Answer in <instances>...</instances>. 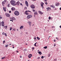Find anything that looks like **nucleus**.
Segmentation results:
<instances>
[{"instance_id": "45", "label": "nucleus", "mask_w": 61, "mask_h": 61, "mask_svg": "<svg viewBox=\"0 0 61 61\" xmlns=\"http://www.w3.org/2000/svg\"><path fill=\"white\" fill-rule=\"evenodd\" d=\"M37 59H40V57H38Z\"/></svg>"}, {"instance_id": "38", "label": "nucleus", "mask_w": 61, "mask_h": 61, "mask_svg": "<svg viewBox=\"0 0 61 61\" xmlns=\"http://www.w3.org/2000/svg\"><path fill=\"white\" fill-rule=\"evenodd\" d=\"M56 59H55L54 60V61H56Z\"/></svg>"}, {"instance_id": "60", "label": "nucleus", "mask_w": 61, "mask_h": 61, "mask_svg": "<svg viewBox=\"0 0 61 61\" xmlns=\"http://www.w3.org/2000/svg\"><path fill=\"white\" fill-rule=\"evenodd\" d=\"M45 4L46 5H47V3L46 2Z\"/></svg>"}, {"instance_id": "62", "label": "nucleus", "mask_w": 61, "mask_h": 61, "mask_svg": "<svg viewBox=\"0 0 61 61\" xmlns=\"http://www.w3.org/2000/svg\"><path fill=\"white\" fill-rule=\"evenodd\" d=\"M60 28H61V25L60 26Z\"/></svg>"}, {"instance_id": "36", "label": "nucleus", "mask_w": 61, "mask_h": 61, "mask_svg": "<svg viewBox=\"0 0 61 61\" xmlns=\"http://www.w3.org/2000/svg\"><path fill=\"white\" fill-rule=\"evenodd\" d=\"M2 26H5V25H4V24H2Z\"/></svg>"}, {"instance_id": "6", "label": "nucleus", "mask_w": 61, "mask_h": 61, "mask_svg": "<svg viewBox=\"0 0 61 61\" xmlns=\"http://www.w3.org/2000/svg\"><path fill=\"white\" fill-rule=\"evenodd\" d=\"M25 4L27 7L28 6V2L27 1H25Z\"/></svg>"}, {"instance_id": "30", "label": "nucleus", "mask_w": 61, "mask_h": 61, "mask_svg": "<svg viewBox=\"0 0 61 61\" xmlns=\"http://www.w3.org/2000/svg\"><path fill=\"white\" fill-rule=\"evenodd\" d=\"M44 56H43L41 57V58H42V59H43L44 58Z\"/></svg>"}, {"instance_id": "37", "label": "nucleus", "mask_w": 61, "mask_h": 61, "mask_svg": "<svg viewBox=\"0 0 61 61\" xmlns=\"http://www.w3.org/2000/svg\"><path fill=\"white\" fill-rule=\"evenodd\" d=\"M32 10H33V12H35V10L32 9Z\"/></svg>"}, {"instance_id": "59", "label": "nucleus", "mask_w": 61, "mask_h": 61, "mask_svg": "<svg viewBox=\"0 0 61 61\" xmlns=\"http://www.w3.org/2000/svg\"><path fill=\"white\" fill-rule=\"evenodd\" d=\"M52 8H54V6H53V7H52Z\"/></svg>"}, {"instance_id": "43", "label": "nucleus", "mask_w": 61, "mask_h": 61, "mask_svg": "<svg viewBox=\"0 0 61 61\" xmlns=\"http://www.w3.org/2000/svg\"><path fill=\"white\" fill-rule=\"evenodd\" d=\"M32 49L33 50H34V47H32Z\"/></svg>"}, {"instance_id": "44", "label": "nucleus", "mask_w": 61, "mask_h": 61, "mask_svg": "<svg viewBox=\"0 0 61 61\" xmlns=\"http://www.w3.org/2000/svg\"><path fill=\"white\" fill-rule=\"evenodd\" d=\"M47 33H49V30H47Z\"/></svg>"}, {"instance_id": "5", "label": "nucleus", "mask_w": 61, "mask_h": 61, "mask_svg": "<svg viewBox=\"0 0 61 61\" xmlns=\"http://www.w3.org/2000/svg\"><path fill=\"white\" fill-rule=\"evenodd\" d=\"M44 4V3H43L42 2H41V6L42 7V9H43L44 8V7H43V5Z\"/></svg>"}, {"instance_id": "22", "label": "nucleus", "mask_w": 61, "mask_h": 61, "mask_svg": "<svg viewBox=\"0 0 61 61\" xmlns=\"http://www.w3.org/2000/svg\"><path fill=\"white\" fill-rule=\"evenodd\" d=\"M34 14L35 15H37V12H36L34 13Z\"/></svg>"}, {"instance_id": "12", "label": "nucleus", "mask_w": 61, "mask_h": 61, "mask_svg": "<svg viewBox=\"0 0 61 61\" xmlns=\"http://www.w3.org/2000/svg\"><path fill=\"white\" fill-rule=\"evenodd\" d=\"M28 12V11H27V10H26L25 11V14L26 15H28V14H29Z\"/></svg>"}, {"instance_id": "48", "label": "nucleus", "mask_w": 61, "mask_h": 61, "mask_svg": "<svg viewBox=\"0 0 61 61\" xmlns=\"http://www.w3.org/2000/svg\"><path fill=\"white\" fill-rule=\"evenodd\" d=\"M20 5H22V3H20Z\"/></svg>"}, {"instance_id": "47", "label": "nucleus", "mask_w": 61, "mask_h": 61, "mask_svg": "<svg viewBox=\"0 0 61 61\" xmlns=\"http://www.w3.org/2000/svg\"><path fill=\"white\" fill-rule=\"evenodd\" d=\"M11 13V11H9V13Z\"/></svg>"}, {"instance_id": "55", "label": "nucleus", "mask_w": 61, "mask_h": 61, "mask_svg": "<svg viewBox=\"0 0 61 61\" xmlns=\"http://www.w3.org/2000/svg\"><path fill=\"white\" fill-rule=\"evenodd\" d=\"M54 42H56V40H54Z\"/></svg>"}, {"instance_id": "11", "label": "nucleus", "mask_w": 61, "mask_h": 61, "mask_svg": "<svg viewBox=\"0 0 61 61\" xmlns=\"http://www.w3.org/2000/svg\"><path fill=\"white\" fill-rule=\"evenodd\" d=\"M3 9L4 11L5 12L6 11V7H3Z\"/></svg>"}, {"instance_id": "24", "label": "nucleus", "mask_w": 61, "mask_h": 61, "mask_svg": "<svg viewBox=\"0 0 61 61\" xmlns=\"http://www.w3.org/2000/svg\"><path fill=\"white\" fill-rule=\"evenodd\" d=\"M4 27H5V29H6L7 28V26H5Z\"/></svg>"}, {"instance_id": "50", "label": "nucleus", "mask_w": 61, "mask_h": 61, "mask_svg": "<svg viewBox=\"0 0 61 61\" xmlns=\"http://www.w3.org/2000/svg\"><path fill=\"white\" fill-rule=\"evenodd\" d=\"M53 10H52V12H54V11H53Z\"/></svg>"}, {"instance_id": "9", "label": "nucleus", "mask_w": 61, "mask_h": 61, "mask_svg": "<svg viewBox=\"0 0 61 61\" xmlns=\"http://www.w3.org/2000/svg\"><path fill=\"white\" fill-rule=\"evenodd\" d=\"M38 13H39V14H40V15H42L43 14V13L42 12V11H39Z\"/></svg>"}, {"instance_id": "13", "label": "nucleus", "mask_w": 61, "mask_h": 61, "mask_svg": "<svg viewBox=\"0 0 61 61\" xmlns=\"http://www.w3.org/2000/svg\"><path fill=\"white\" fill-rule=\"evenodd\" d=\"M11 19L12 20H16V19L14 17H13L11 18Z\"/></svg>"}, {"instance_id": "42", "label": "nucleus", "mask_w": 61, "mask_h": 61, "mask_svg": "<svg viewBox=\"0 0 61 61\" xmlns=\"http://www.w3.org/2000/svg\"><path fill=\"white\" fill-rule=\"evenodd\" d=\"M8 7H10V5H9V4H8Z\"/></svg>"}, {"instance_id": "54", "label": "nucleus", "mask_w": 61, "mask_h": 61, "mask_svg": "<svg viewBox=\"0 0 61 61\" xmlns=\"http://www.w3.org/2000/svg\"><path fill=\"white\" fill-rule=\"evenodd\" d=\"M4 1L5 3V2H6V0H5Z\"/></svg>"}, {"instance_id": "23", "label": "nucleus", "mask_w": 61, "mask_h": 61, "mask_svg": "<svg viewBox=\"0 0 61 61\" xmlns=\"http://www.w3.org/2000/svg\"><path fill=\"white\" fill-rule=\"evenodd\" d=\"M44 49H46L47 48V46H46L44 47Z\"/></svg>"}, {"instance_id": "29", "label": "nucleus", "mask_w": 61, "mask_h": 61, "mask_svg": "<svg viewBox=\"0 0 61 61\" xmlns=\"http://www.w3.org/2000/svg\"><path fill=\"white\" fill-rule=\"evenodd\" d=\"M2 25L4 24V22H3V21H2Z\"/></svg>"}, {"instance_id": "4", "label": "nucleus", "mask_w": 61, "mask_h": 61, "mask_svg": "<svg viewBox=\"0 0 61 61\" xmlns=\"http://www.w3.org/2000/svg\"><path fill=\"white\" fill-rule=\"evenodd\" d=\"M32 17V16L31 15H28L27 16V18L29 19L30 18H31Z\"/></svg>"}, {"instance_id": "64", "label": "nucleus", "mask_w": 61, "mask_h": 61, "mask_svg": "<svg viewBox=\"0 0 61 61\" xmlns=\"http://www.w3.org/2000/svg\"><path fill=\"white\" fill-rule=\"evenodd\" d=\"M28 34L27 32H26V34Z\"/></svg>"}, {"instance_id": "7", "label": "nucleus", "mask_w": 61, "mask_h": 61, "mask_svg": "<svg viewBox=\"0 0 61 61\" xmlns=\"http://www.w3.org/2000/svg\"><path fill=\"white\" fill-rule=\"evenodd\" d=\"M47 10V11H48V10H49L50 11V10H51V8L49 7H47L46 8Z\"/></svg>"}, {"instance_id": "20", "label": "nucleus", "mask_w": 61, "mask_h": 61, "mask_svg": "<svg viewBox=\"0 0 61 61\" xmlns=\"http://www.w3.org/2000/svg\"><path fill=\"white\" fill-rule=\"evenodd\" d=\"M2 4L3 6L4 5H5V2L3 1L2 2Z\"/></svg>"}, {"instance_id": "17", "label": "nucleus", "mask_w": 61, "mask_h": 61, "mask_svg": "<svg viewBox=\"0 0 61 61\" xmlns=\"http://www.w3.org/2000/svg\"><path fill=\"white\" fill-rule=\"evenodd\" d=\"M59 5V3H57V4H56L55 5L56 6H58Z\"/></svg>"}, {"instance_id": "56", "label": "nucleus", "mask_w": 61, "mask_h": 61, "mask_svg": "<svg viewBox=\"0 0 61 61\" xmlns=\"http://www.w3.org/2000/svg\"><path fill=\"white\" fill-rule=\"evenodd\" d=\"M45 1H47L48 0H44Z\"/></svg>"}, {"instance_id": "35", "label": "nucleus", "mask_w": 61, "mask_h": 61, "mask_svg": "<svg viewBox=\"0 0 61 61\" xmlns=\"http://www.w3.org/2000/svg\"><path fill=\"white\" fill-rule=\"evenodd\" d=\"M13 30L14 31H15L16 30L15 29V28H14Z\"/></svg>"}, {"instance_id": "15", "label": "nucleus", "mask_w": 61, "mask_h": 61, "mask_svg": "<svg viewBox=\"0 0 61 61\" xmlns=\"http://www.w3.org/2000/svg\"><path fill=\"white\" fill-rule=\"evenodd\" d=\"M6 15L7 17H9L10 15L9 14H6Z\"/></svg>"}, {"instance_id": "34", "label": "nucleus", "mask_w": 61, "mask_h": 61, "mask_svg": "<svg viewBox=\"0 0 61 61\" xmlns=\"http://www.w3.org/2000/svg\"><path fill=\"white\" fill-rule=\"evenodd\" d=\"M2 35H5V32H3L2 33Z\"/></svg>"}, {"instance_id": "16", "label": "nucleus", "mask_w": 61, "mask_h": 61, "mask_svg": "<svg viewBox=\"0 0 61 61\" xmlns=\"http://www.w3.org/2000/svg\"><path fill=\"white\" fill-rule=\"evenodd\" d=\"M11 10L12 11H14L15 10V8L13 7L11 8Z\"/></svg>"}, {"instance_id": "1", "label": "nucleus", "mask_w": 61, "mask_h": 61, "mask_svg": "<svg viewBox=\"0 0 61 61\" xmlns=\"http://www.w3.org/2000/svg\"><path fill=\"white\" fill-rule=\"evenodd\" d=\"M15 1L14 0H12L10 1V3L12 5L15 6L16 5V4L15 3Z\"/></svg>"}, {"instance_id": "58", "label": "nucleus", "mask_w": 61, "mask_h": 61, "mask_svg": "<svg viewBox=\"0 0 61 61\" xmlns=\"http://www.w3.org/2000/svg\"><path fill=\"white\" fill-rule=\"evenodd\" d=\"M60 10H61V8H60Z\"/></svg>"}, {"instance_id": "25", "label": "nucleus", "mask_w": 61, "mask_h": 61, "mask_svg": "<svg viewBox=\"0 0 61 61\" xmlns=\"http://www.w3.org/2000/svg\"><path fill=\"white\" fill-rule=\"evenodd\" d=\"M12 27H10V31H11V30H12Z\"/></svg>"}, {"instance_id": "10", "label": "nucleus", "mask_w": 61, "mask_h": 61, "mask_svg": "<svg viewBox=\"0 0 61 61\" xmlns=\"http://www.w3.org/2000/svg\"><path fill=\"white\" fill-rule=\"evenodd\" d=\"M16 5H19V4H20V2L19 1H18L16 3Z\"/></svg>"}, {"instance_id": "28", "label": "nucleus", "mask_w": 61, "mask_h": 61, "mask_svg": "<svg viewBox=\"0 0 61 61\" xmlns=\"http://www.w3.org/2000/svg\"><path fill=\"white\" fill-rule=\"evenodd\" d=\"M36 43H35L34 44V46H36Z\"/></svg>"}, {"instance_id": "3", "label": "nucleus", "mask_w": 61, "mask_h": 61, "mask_svg": "<svg viewBox=\"0 0 61 61\" xmlns=\"http://www.w3.org/2000/svg\"><path fill=\"white\" fill-rule=\"evenodd\" d=\"M30 7H31V8L32 9H34L35 8V5H30Z\"/></svg>"}, {"instance_id": "63", "label": "nucleus", "mask_w": 61, "mask_h": 61, "mask_svg": "<svg viewBox=\"0 0 61 61\" xmlns=\"http://www.w3.org/2000/svg\"><path fill=\"white\" fill-rule=\"evenodd\" d=\"M17 31H18V29H17Z\"/></svg>"}, {"instance_id": "46", "label": "nucleus", "mask_w": 61, "mask_h": 61, "mask_svg": "<svg viewBox=\"0 0 61 61\" xmlns=\"http://www.w3.org/2000/svg\"><path fill=\"white\" fill-rule=\"evenodd\" d=\"M2 17H0V19H2Z\"/></svg>"}, {"instance_id": "57", "label": "nucleus", "mask_w": 61, "mask_h": 61, "mask_svg": "<svg viewBox=\"0 0 61 61\" xmlns=\"http://www.w3.org/2000/svg\"><path fill=\"white\" fill-rule=\"evenodd\" d=\"M28 12H31L30 11H29V10H28Z\"/></svg>"}, {"instance_id": "33", "label": "nucleus", "mask_w": 61, "mask_h": 61, "mask_svg": "<svg viewBox=\"0 0 61 61\" xmlns=\"http://www.w3.org/2000/svg\"><path fill=\"white\" fill-rule=\"evenodd\" d=\"M50 56V54H49L48 55V57H49V56Z\"/></svg>"}, {"instance_id": "19", "label": "nucleus", "mask_w": 61, "mask_h": 61, "mask_svg": "<svg viewBox=\"0 0 61 61\" xmlns=\"http://www.w3.org/2000/svg\"><path fill=\"white\" fill-rule=\"evenodd\" d=\"M38 53H39V54L40 55H42V52H41L40 51L38 52Z\"/></svg>"}, {"instance_id": "32", "label": "nucleus", "mask_w": 61, "mask_h": 61, "mask_svg": "<svg viewBox=\"0 0 61 61\" xmlns=\"http://www.w3.org/2000/svg\"><path fill=\"white\" fill-rule=\"evenodd\" d=\"M48 18L49 20H50V19H51V17H50V16Z\"/></svg>"}, {"instance_id": "2", "label": "nucleus", "mask_w": 61, "mask_h": 61, "mask_svg": "<svg viewBox=\"0 0 61 61\" xmlns=\"http://www.w3.org/2000/svg\"><path fill=\"white\" fill-rule=\"evenodd\" d=\"M14 14L15 15H19V13L17 11H15L14 12Z\"/></svg>"}, {"instance_id": "61", "label": "nucleus", "mask_w": 61, "mask_h": 61, "mask_svg": "<svg viewBox=\"0 0 61 61\" xmlns=\"http://www.w3.org/2000/svg\"><path fill=\"white\" fill-rule=\"evenodd\" d=\"M32 1H36V0H32Z\"/></svg>"}, {"instance_id": "53", "label": "nucleus", "mask_w": 61, "mask_h": 61, "mask_svg": "<svg viewBox=\"0 0 61 61\" xmlns=\"http://www.w3.org/2000/svg\"><path fill=\"white\" fill-rule=\"evenodd\" d=\"M20 58H22V56H20Z\"/></svg>"}, {"instance_id": "52", "label": "nucleus", "mask_w": 61, "mask_h": 61, "mask_svg": "<svg viewBox=\"0 0 61 61\" xmlns=\"http://www.w3.org/2000/svg\"><path fill=\"white\" fill-rule=\"evenodd\" d=\"M35 40H36V38L34 37V38Z\"/></svg>"}, {"instance_id": "51", "label": "nucleus", "mask_w": 61, "mask_h": 61, "mask_svg": "<svg viewBox=\"0 0 61 61\" xmlns=\"http://www.w3.org/2000/svg\"><path fill=\"white\" fill-rule=\"evenodd\" d=\"M12 21L13 22V21L12 20H10V21Z\"/></svg>"}, {"instance_id": "39", "label": "nucleus", "mask_w": 61, "mask_h": 61, "mask_svg": "<svg viewBox=\"0 0 61 61\" xmlns=\"http://www.w3.org/2000/svg\"><path fill=\"white\" fill-rule=\"evenodd\" d=\"M50 6H51V7H53V5H51Z\"/></svg>"}, {"instance_id": "27", "label": "nucleus", "mask_w": 61, "mask_h": 61, "mask_svg": "<svg viewBox=\"0 0 61 61\" xmlns=\"http://www.w3.org/2000/svg\"><path fill=\"white\" fill-rule=\"evenodd\" d=\"M5 56L4 57H3L2 58V59H4L5 58Z\"/></svg>"}, {"instance_id": "49", "label": "nucleus", "mask_w": 61, "mask_h": 61, "mask_svg": "<svg viewBox=\"0 0 61 61\" xmlns=\"http://www.w3.org/2000/svg\"><path fill=\"white\" fill-rule=\"evenodd\" d=\"M16 52L17 53H19V51H17Z\"/></svg>"}, {"instance_id": "26", "label": "nucleus", "mask_w": 61, "mask_h": 61, "mask_svg": "<svg viewBox=\"0 0 61 61\" xmlns=\"http://www.w3.org/2000/svg\"><path fill=\"white\" fill-rule=\"evenodd\" d=\"M8 45H6V46H5V47H8Z\"/></svg>"}, {"instance_id": "40", "label": "nucleus", "mask_w": 61, "mask_h": 61, "mask_svg": "<svg viewBox=\"0 0 61 61\" xmlns=\"http://www.w3.org/2000/svg\"><path fill=\"white\" fill-rule=\"evenodd\" d=\"M5 41H3V44H4V43H5Z\"/></svg>"}, {"instance_id": "18", "label": "nucleus", "mask_w": 61, "mask_h": 61, "mask_svg": "<svg viewBox=\"0 0 61 61\" xmlns=\"http://www.w3.org/2000/svg\"><path fill=\"white\" fill-rule=\"evenodd\" d=\"M24 28V26H21L20 27V29H22V28Z\"/></svg>"}, {"instance_id": "21", "label": "nucleus", "mask_w": 61, "mask_h": 61, "mask_svg": "<svg viewBox=\"0 0 61 61\" xmlns=\"http://www.w3.org/2000/svg\"><path fill=\"white\" fill-rule=\"evenodd\" d=\"M37 38L38 40H40V38H39L38 37H37Z\"/></svg>"}, {"instance_id": "41", "label": "nucleus", "mask_w": 61, "mask_h": 61, "mask_svg": "<svg viewBox=\"0 0 61 61\" xmlns=\"http://www.w3.org/2000/svg\"><path fill=\"white\" fill-rule=\"evenodd\" d=\"M5 35L6 36H7V35H6V33H5Z\"/></svg>"}, {"instance_id": "14", "label": "nucleus", "mask_w": 61, "mask_h": 61, "mask_svg": "<svg viewBox=\"0 0 61 61\" xmlns=\"http://www.w3.org/2000/svg\"><path fill=\"white\" fill-rule=\"evenodd\" d=\"M28 23H29V25H30V26H31V22L29 21Z\"/></svg>"}, {"instance_id": "31", "label": "nucleus", "mask_w": 61, "mask_h": 61, "mask_svg": "<svg viewBox=\"0 0 61 61\" xmlns=\"http://www.w3.org/2000/svg\"><path fill=\"white\" fill-rule=\"evenodd\" d=\"M56 46V44H54V47H55V46Z\"/></svg>"}, {"instance_id": "8", "label": "nucleus", "mask_w": 61, "mask_h": 61, "mask_svg": "<svg viewBox=\"0 0 61 61\" xmlns=\"http://www.w3.org/2000/svg\"><path fill=\"white\" fill-rule=\"evenodd\" d=\"M32 55L30 54L28 55V57L29 58H30L31 57H32Z\"/></svg>"}]
</instances>
